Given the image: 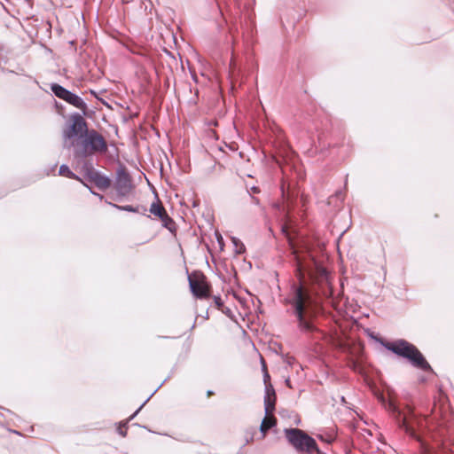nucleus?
Here are the masks:
<instances>
[{
  "instance_id": "f257e3e1",
  "label": "nucleus",
  "mask_w": 454,
  "mask_h": 454,
  "mask_svg": "<svg viewBox=\"0 0 454 454\" xmlns=\"http://www.w3.org/2000/svg\"><path fill=\"white\" fill-rule=\"evenodd\" d=\"M304 267L301 263L296 267L298 282H293L290 286L288 295L284 299L286 305L291 306L292 314L296 318L299 330L308 334L309 339L314 342V351L321 348L320 341L328 340V334L319 329L315 320L325 314L319 290L314 284L303 281Z\"/></svg>"
},
{
  "instance_id": "f03ea898",
  "label": "nucleus",
  "mask_w": 454,
  "mask_h": 454,
  "mask_svg": "<svg viewBox=\"0 0 454 454\" xmlns=\"http://www.w3.org/2000/svg\"><path fill=\"white\" fill-rule=\"evenodd\" d=\"M373 395L388 413L396 427L411 439L423 443L427 432L426 416L417 411L412 401L401 402L389 387L384 390L374 389Z\"/></svg>"
},
{
  "instance_id": "7ed1b4c3",
  "label": "nucleus",
  "mask_w": 454,
  "mask_h": 454,
  "mask_svg": "<svg viewBox=\"0 0 454 454\" xmlns=\"http://www.w3.org/2000/svg\"><path fill=\"white\" fill-rule=\"evenodd\" d=\"M369 336L380 343V345L388 351L406 359L412 367L426 372H434L432 366L429 364L425 356L414 344L407 340L397 339L393 341H387L381 337L377 338L373 334H369Z\"/></svg>"
},
{
  "instance_id": "20e7f679",
  "label": "nucleus",
  "mask_w": 454,
  "mask_h": 454,
  "mask_svg": "<svg viewBox=\"0 0 454 454\" xmlns=\"http://www.w3.org/2000/svg\"><path fill=\"white\" fill-rule=\"evenodd\" d=\"M74 157L78 161L91 158L96 153H106L108 150L106 140L95 129L89 131L79 140L72 142Z\"/></svg>"
},
{
  "instance_id": "39448f33",
  "label": "nucleus",
  "mask_w": 454,
  "mask_h": 454,
  "mask_svg": "<svg viewBox=\"0 0 454 454\" xmlns=\"http://www.w3.org/2000/svg\"><path fill=\"white\" fill-rule=\"evenodd\" d=\"M284 435L287 442L298 454H304L311 450L317 442L307 432L297 427H286Z\"/></svg>"
},
{
  "instance_id": "423d86ee",
  "label": "nucleus",
  "mask_w": 454,
  "mask_h": 454,
  "mask_svg": "<svg viewBox=\"0 0 454 454\" xmlns=\"http://www.w3.org/2000/svg\"><path fill=\"white\" fill-rule=\"evenodd\" d=\"M82 180L94 184L100 191H106L113 184L110 176L96 169L90 161H84L82 166Z\"/></svg>"
},
{
  "instance_id": "0eeeda50",
  "label": "nucleus",
  "mask_w": 454,
  "mask_h": 454,
  "mask_svg": "<svg viewBox=\"0 0 454 454\" xmlns=\"http://www.w3.org/2000/svg\"><path fill=\"white\" fill-rule=\"evenodd\" d=\"M84 115H70L69 121L67 122L63 129V137L66 139H74L79 141L88 131V125L83 118ZM86 117H93L94 115H85Z\"/></svg>"
},
{
  "instance_id": "6e6552de",
  "label": "nucleus",
  "mask_w": 454,
  "mask_h": 454,
  "mask_svg": "<svg viewBox=\"0 0 454 454\" xmlns=\"http://www.w3.org/2000/svg\"><path fill=\"white\" fill-rule=\"evenodd\" d=\"M281 192L282 198L284 200L282 210L285 213L286 216L288 218L291 216V212L293 208L297 204L298 198L300 196L299 191L296 189L294 184V180L288 182L283 180L281 184Z\"/></svg>"
},
{
  "instance_id": "1a4fd4ad",
  "label": "nucleus",
  "mask_w": 454,
  "mask_h": 454,
  "mask_svg": "<svg viewBox=\"0 0 454 454\" xmlns=\"http://www.w3.org/2000/svg\"><path fill=\"white\" fill-rule=\"evenodd\" d=\"M133 187L132 178L126 166L123 163L119 162L118 168H116L114 183V188L118 195L122 197L128 195Z\"/></svg>"
},
{
  "instance_id": "9d476101",
  "label": "nucleus",
  "mask_w": 454,
  "mask_h": 454,
  "mask_svg": "<svg viewBox=\"0 0 454 454\" xmlns=\"http://www.w3.org/2000/svg\"><path fill=\"white\" fill-rule=\"evenodd\" d=\"M190 291L197 299H208L210 297L207 287L200 280L193 279L188 276Z\"/></svg>"
},
{
  "instance_id": "9b49d317",
  "label": "nucleus",
  "mask_w": 454,
  "mask_h": 454,
  "mask_svg": "<svg viewBox=\"0 0 454 454\" xmlns=\"http://www.w3.org/2000/svg\"><path fill=\"white\" fill-rule=\"evenodd\" d=\"M63 100L81 110L82 114H95L93 110L88 111L87 105L83 99L70 90Z\"/></svg>"
},
{
  "instance_id": "f8f14e48",
  "label": "nucleus",
  "mask_w": 454,
  "mask_h": 454,
  "mask_svg": "<svg viewBox=\"0 0 454 454\" xmlns=\"http://www.w3.org/2000/svg\"><path fill=\"white\" fill-rule=\"evenodd\" d=\"M304 252L306 254V256L308 257V260L311 262V264L315 267V269L323 276L326 277L327 270L322 265V263L316 258L313 252L311 251L310 246L308 244L304 245Z\"/></svg>"
},
{
  "instance_id": "ddd939ff",
  "label": "nucleus",
  "mask_w": 454,
  "mask_h": 454,
  "mask_svg": "<svg viewBox=\"0 0 454 454\" xmlns=\"http://www.w3.org/2000/svg\"><path fill=\"white\" fill-rule=\"evenodd\" d=\"M106 202L110 205L111 207L120 210V211H126L130 213H137L142 214L145 215V213L147 211L146 207L141 205L133 206V205H118L112 203L110 201L106 200Z\"/></svg>"
},
{
  "instance_id": "4468645a",
  "label": "nucleus",
  "mask_w": 454,
  "mask_h": 454,
  "mask_svg": "<svg viewBox=\"0 0 454 454\" xmlns=\"http://www.w3.org/2000/svg\"><path fill=\"white\" fill-rule=\"evenodd\" d=\"M277 426V419L274 417H269L265 415L262 420L259 430L261 433V438L264 439L268 434V431Z\"/></svg>"
},
{
  "instance_id": "2eb2a0df",
  "label": "nucleus",
  "mask_w": 454,
  "mask_h": 454,
  "mask_svg": "<svg viewBox=\"0 0 454 454\" xmlns=\"http://www.w3.org/2000/svg\"><path fill=\"white\" fill-rule=\"evenodd\" d=\"M59 175L66 176L70 179L76 180L80 182L83 186L88 187V184L82 180V178L76 175L75 173H74L67 164L60 165L59 169Z\"/></svg>"
},
{
  "instance_id": "dca6fc26",
  "label": "nucleus",
  "mask_w": 454,
  "mask_h": 454,
  "mask_svg": "<svg viewBox=\"0 0 454 454\" xmlns=\"http://www.w3.org/2000/svg\"><path fill=\"white\" fill-rule=\"evenodd\" d=\"M247 19V21H246L244 24H241V27L244 30V34H246L247 36L253 38L255 32V23L252 19L251 13L248 14Z\"/></svg>"
},
{
  "instance_id": "f3484780",
  "label": "nucleus",
  "mask_w": 454,
  "mask_h": 454,
  "mask_svg": "<svg viewBox=\"0 0 454 454\" xmlns=\"http://www.w3.org/2000/svg\"><path fill=\"white\" fill-rule=\"evenodd\" d=\"M51 90L53 93V95L59 99H64L65 97L67 95L69 90L63 87L62 85L53 82L51 84Z\"/></svg>"
},
{
  "instance_id": "a211bd4d",
  "label": "nucleus",
  "mask_w": 454,
  "mask_h": 454,
  "mask_svg": "<svg viewBox=\"0 0 454 454\" xmlns=\"http://www.w3.org/2000/svg\"><path fill=\"white\" fill-rule=\"evenodd\" d=\"M155 197H156L157 200L151 204L149 211L153 215L160 218V217H162L164 213H166V210L162 206L160 205L159 198L156 194H155Z\"/></svg>"
},
{
  "instance_id": "6ab92c4d",
  "label": "nucleus",
  "mask_w": 454,
  "mask_h": 454,
  "mask_svg": "<svg viewBox=\"0 0 454 454\" xmlns=\"http://www.w3.org/2000/svg\"><path fill=\"white\" fill-rule=\"evenodd\" d=\"M276 400H277V395L275 396V398L272 396H264L263 403H264L265 415H269L270 413H272L275 411Z\"/></svg>"
},
{
  "instance_id": "aec40b11",
  "label": "nucleus",
  "mask_w": 454,
  "mask_h": 454,
  "mask_svg": "<svg viewBox=\"0 0 454 454\" xmlns=\"http://www.w3.org/2000/svg\"><path fill=\"white\" fill-rule=\"evenodd\" d=\"M169 379V376L166 378L160 386L148 396V398L134 411L132 415L129 416L128 419V423L134 419L137 414L140 412V411L143 409V407L146 404V403L152 398V396L159 390V388Z\"/></svg>"
},
{
  "instance_id": "412c9836",
  "label": "nucleus",
  "mask_w": 454,
  "mask_h": 454,
  "mask_svg": "<svg viewBox=\"0 0 454 454\" xmlns=\"http://www.w3.org/2000/svg\"><path fill=\"white\" fill-rule=\"evenodd\" d=\"M161 223H162V226L166 229H168L169 231L173 232L176 231V228H175V222L174 220L166 213H164V215H162V217L160 218Z\"/></svg>"
},
{
  "instance_id": "4be33fe9",
  "label": "nucleus",
  "mask_w": 454,
  "mask_h": 454,
  "mask_svg": "<svg viewBox=\"0 0 454 454\" xmlns=\"http://www.w3.org/2000/svg\"><path fill=\"white\" fill-rule=\"evenodd\" d=\"M231 239L232 245L234 246L236 254H241L245 253L246 247L239 238L231 237Z\"/></svg>"
},
{
  "instance_id": "5701e85b",
  "label": "nucleus",
  "mask_w": 454,
  "mask_h": 454,
  "mask_svg": "<svg viewBox=\"0 0 454 454\" xmlns=\"http://www.w3.org/2000/svg\"><path fill=\"white\" fill-rule=\"evenodd\" d=\"M256 434V429L254 427H250L246 431L245 442L242 445V448L254 441V434Z\"/></svg>"
},
{
  "instance_id": "b1692460",
  "label": "nucleus",
  "mask_w": 454,
  "mask_h": 454,
  "mask_svg": "<svg viewBox=\"0 0 454 454\" xmlns=\"http://www.w3.org/2000/svg\"><path fill=\"white\" fill-rule=\"evenodd\" d=\"M287 168H288L290 171H291V170H293V169H294L295 176H295V178H296V179H297V178H302V173H301V171L297 170L296 166H295V164H294V163L287 164V165H286V166L282 167V173H283V175H284V176H286V175Z\"/></svg>"
},
{
  "instance_id": "393cba45",
  "label": "nucleus",
  "mask_w": 454,
  "mask_h": 454,
  "mask_svg": "<svg viewBox=\"0 0 454 454\" xmlns=\"http://www.w3.org/2000/svg\"><path fill=\"white\" fill-rule=\"evenodd\" d=\"M127 430H128V421H121L118 423L117 427V433L121 435L122 437H125L127 435Z\"/></svg>"
},
{
  "instance_id": "a878e982",
  "label": "nucleus",
  "mask_w": 454,
  "mask_h": 454,
  "mask_svg": "<svg viewBox=\"0 0 454 454\" xmlns=\"http://www.w3.org/2000/svg\"><path fill=\"white\" fill-rule=\"evenodd\" d=\"M264 391H265V395L264 396H272V397L275 398V396L277 395H276V391L274 389V387L272 386L271 383L265 384Z\"/></svg>"
},
{
  "instance_id": "bb28decb",
  "label": "nucleus",
  "mask_w": 454,
  "mask_h": 454,
  "mask_svg": "<svg viewBox=\"0 0 454 454\" xmlns=\"http://www.w3.org/2000/svg\"><path fill=\"white\" fill-rule=\"evenodd\" d=\"M304 454H326L321 449L319 448L317 442H316L314 443V446L311 447V450H309V452H305Z\"/></svg>"
},
{
  "instance_id": "cd10ccee",
  "label": "nucleus",
  "mask_w": 454,
  "mask_h": 454,
  "mask_svg": "<svg viewBox=\"0 0 454 454\" xmlns=\"http://www.w3.org/2000/svg\"><path fill=\"white\" fill-rule=\"evenodd\" d=\"M213 300H214V303H215V307L218 309H223V301L221 296L220 295H215L213 297Z\"/></svg>"
},
{
  "instance_id": "c85d7f7f",
  "label": "nucleus",
  "mask_w": 454,
  "mask_h": 454,
  "mask_svg": "<svg viewBox=\"0 0 454 454\" xmlns=\"http://www.w3.org/2000/svg\"><path fill=\"white\" fill-rule=\"evenodd\" d=\"M215 238H216V239H217V242H218V244H219V246H220L221 249H223V245H224L223 236H222L219 232H217V231L215 232Z\"/></svg>"
},
{
  "instance_id": "c756f323",
  "label": "nucleus",
  "mask_w": 454,
  "mask_h": 454,
  "mask_svg": "<svg viewBox=\"0 0 454 454\" xmlns=\"http://www.w3.org/2000/svg\"><path fill=\"white\" fill-rule=\"evenodd\" d=\"M263 374V382H264V385L265 384H270V373L268 372V370H265L264 372H262Z\"/></svg>"
},
{
  "instance_id": "7c9ffc66",
  "label": "nucleus",
  "mask_w": 454,
  "mask_h": 454,
  "mask_svg": "<svg viewBox=\"0 0 454 454\" xmlns=\"http://www.w3.org/2000/svg\"><path fill=\"white\" fill-rule=\"evenodd\" d=\"M87 188L90 190L91 194H93L94 196H97L100 200H104V198H105L104 195L93 191L92 188L90 187L89 185Z\"/></svg>"
},
{
  "instance_id": "2f4dec72",
  "label": "nucleus",
  "mask_w": 454,
  "mask_h": 454,
  "mask_svg": "<svg viewBox=\"0 0 454 454\" xmlns=\"http://www.w3.org/2000/svg\"><path fill=\"white\" fill-rule=\"evenodd\" d=\"M216 3H217V5H218L219 12H220V13H221L224 22L227 23V20L225 19L223 13V10H222L220 3L217 0H216Z\"/></svg>"
},
{
  "instance_id": "473e14b6",
  "label": "nucleus",
  "mask_w": 454,
  "mask_h": 454,
  "mask_svg": "<svg viewBox=\"0 0 454 454\" xmlns=\"http://www.w3.org/2000/svg\"><path fill=\"white\" fill-rule=\"evenodd\" d=\"M261 365H262V372H264L265 370H268L267 369V364H266L265 361L262 358H261Z\"/></svg>"
},
{
  "instance_id": "72a5a7b5",
  "label": "nucleus",
  "mask_w": 454,
  "mask_h": 454,
  "mask_svg": "<svg viewBox=\"0 0 454 454\" xmlns=\"http://www.w3.org/2000/svg\"><path fill=\"white\" fill-rule=\"evenodd\" d=\"M135 115H126V114L121 115L123 121H128L129 119H131Z\"/></svg>"
},
{
  "instance_id": "f704fd0d",
  "label": "nucleus",
  "mask_w": 454,
  "mask_h": 454,
  "mask_svg": "<svg viewBox=\"0 0 454 454\" xmlns=\"http://www.w3.org/2000/svg\"><path fill=\"white\" fill-rule=\"evenodd\" d=\"M100 104L106 107L107 110H112L111 106L108 105V103L105 102L104 100L100 101Z\"/></svg>"
},
{
  "instance_id": "c9c22d12",
  "label": "nucleus",
  "mask_w": 454,
  "mask_h": 454,
  "mask_svg": "<svg viewBox=\"0 0 454 454\" xmlns=\"http://www.w3.org/2000/svg\"><path fill=\"white\" fill-rule=\"evenodd\" d=\"M294 417H295L294 424L296 426H299L301 424V419H300V417L297 414H295Z\"/></svg>"
},
{
  "instance_id": "e433bc0d",
  "label": "nucleus",
  "mask_w": 454,
  "mask_h": 454,
  "mask_svg": "<svg viewBox=\"0 0 454 454\" xmlns=\"http://www.w3.org/2000/svg\"><path fill=\"white\" fill-rule=\"evenodd\" d=\"M224 314L226 315H230L231 313V310L229 309V308H223V309H221Z\"/></svg>"
},
{
  "instance_id": "4c0bfd02",
  "label": "nucleus",
  "mask_w": 454,
  "mask_h": 454,
  "mask_svg": "<svg viewBox=\"0 0 454 454\" xmlns=\"http://www.w3.org/2000/svg\"><path fill=\"white\" fill-rule=\"evenodd\" d=\"M317 437H318V439H320L321 441H326L327 442H331L333 441V439H332V438H329V439H327V440H325L324 436H323V435H321V434H318V435H317Z\"/></svg>"
},
{
  "instance_id": "58836bf2",
  "label": "nucleus",
  "mask_w": 454,
  "mask_h": 454,
  "mask_svg": "<svg viewBox=\"0 0 454 454\" xmlns=\"http://www.w3.org/2000/svg\"><path fill=\"white\" fill-rule=\"evenodd\" d=\"M348 178V175L347 174V175H346V176H345V182H344V189H345V190H347Z\"/></svg>"
},
{
  "instance_id": "ea45409f",
  "label": "nucleus",
  "mask_w": 454,
  "mask_h": 454,
  "mask_svg": "<svg viewBox=\"0 0 454 454\" xmlns=\"http://www.w3.org/2000/svg\"><path fill=\"white\" fill-rule=\"evenodd\" d=\"M252 191H253V192L257 193V192H259V188L256 186H253Z\"/></svg>"
},
{
  "instance_id": "a19ab883",
  "label": "nucleus",
  "mask_w": 454,
  "mask_h": 454,
  "mask_svg": "<svg viewBox=\"0 0 454 454\" xmlns=\"http://www.w3.org/2000/svg\"><path fill=\"white\" fill-rule=\"evenodd\" d=\"M341 195H342V192L341 191H337L335 192V196L338 197V198H340Z\"/></svg>"
},
{
  "instance_id": "79ce46f5",
  "label": "nucleus",
  "mask_w": 454,
  "mask_h": 454,
  "mask_svg": "<svg viewBox=\"0 0 454 454\" xmlns=\"http://www.w3.org/2000/svg\"><path fill=\"white\" fill-rule=\"evenodd\" d=\"M214 395V391H212V390H207V396H210V395Z\"/></svg>"
},
{
  "instance_id": "37998d69",
  "label": "nucleus",
  "mask_w": 454,
  "mask_h": 454,
  "mask_svg": "<svg viewBox=\"0 0 454 454\" xmlns=\"http://www.w3.org/2000/svg\"><path fill=\"white\" fill-rule=\"evenodd\" d=\"M56 107L59 108V110H62V106L60 104H59L58 102H56Z\"/></svg>"
},
{
  "instance_id": "c03bdc74",
  "label": "nucleus",
  "mask_w": 454,
  "mask_h": 454,
  "mask_svg": "<svg viewBox=\"0 0 454 454\" xmlns=\"http://www.w3.org/2000/svg\"><path fill=\"white\" fill-rule=\"evenodd\" d=\"M252 200L254 201V203L258 204L259 203V200L258 199L254 198V197H251Z\"/></svg>"
},
{
  "instance_id": "a18cd8bd",
  "label": "nucleus",
  "mask_w": 454,
  "mask_h": 454,
  "mask_svg": "<svg viewBox=\"0 0 454 454\" xmlns=\"http://www.w3.org/2000/svg\"><path fill=\"white\" fill-rule=\"evenodd\" d=\"M56 167H57V163H56V164H54V165L51 167V171H54V170H55V168H56Z\"/></svg>"
},
{
  "instance_id": "49530a36",
  "label": "nucleus",
  "mask_w": 454,
  "mask_h": 454,
  "mask_svg": "<svg viewBox=\"0 0 454 454\" xmlns=\"http://www.w3.org/2000/svg\"><path fill=\"white\" fill-rule=\"evenodd\" d=\"M97 110H98V111H100V112H103V111H104V109H103L102 107H98V106H97Z\"/></svg>"
},
{
  "instance_id": "de8ad7c7",
  "label": "nucleus",
  "mask_w": 454,
  "mask_h": 454,
  "mask_svg": "<svg viewBox=\"0 0 454 454\" xmlns=\"http://www.w3.org/2000/svg\"><path fill=\"white\" fill-rule=\"evenodd\" d=\"M102 116H103L102 120H103V121H106V114H103Z\"/></svg>"
},
{
  "instance_id": "09e8293b",
  "label": "nucleus",
  "mask_w": 454,
  "mask_h": 454,
  "mask_svg": "<svg viewBox=\"0 0 454 454\" xmlns=\"http://www.w3.org/2000/svg\"><path fill=\"white\" fill-rule=\"evenodd\" d=\"M192 206H193V207H197V206H198V203H197L196 201H193Z\"/></svg>"
},
{
  "instance_id": "8fccbe9b",
  "label": "nucleus",
  "mask_w": 454,
  "mask_h": 454,
  "mask_svg": "<svg viewBox=\"0 0 454 454\" xmlns=\"http://www.w3.org/2000/svg\"><path fill=\"white\" fill-rule=\"evenodd\" d=\"M192 79H193L195 82H197V77H196L194 74H192Z\"/></svg>"
},
{
  "instance_id": "3c124183",
  "label": "nucleus",
  "mask_w": 454,
  "mask_h": 454,
  "mask_svg": "<svg viewBox=\"0 0 454 454\" xmlns=\"http://www.w3.org/2000/svg\"><path fill=\"white\" fill-rule=\"evenodd\" d=\"M289 382H290V380H286V384H289Z\"/></svg>"
}]
</instances>
